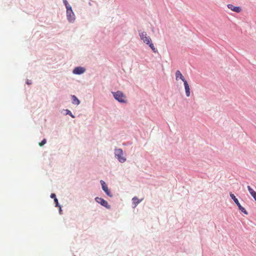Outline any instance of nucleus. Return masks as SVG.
<instances>
[{"mask_svg":"<svg viewBox=\"0 0 256 256\" xmlns=\"http://www.w3.org/2000/svg\"><path fill=\"white\" fill-rule=\"evenodd\" d=\"M140 38L143 40V42L144 43L149 45L150 47L151 48V49L154 52H157L154 44L152 42V40L147 35L146 32H143L140 33Z\"/></svg>","mask_w":256,"mask_h":256,"instance_id":"obj_1","label":"nucleus"},{"mask_svg":"<svg viewBox=\"0 0 256 256\" xmlns=\"http://www.w3.org/2000/svg\"><path fill=\"white\" fill-rule=\"evenodd\" d=\"M112 94L114 98L122 103H126V98L124 93L120 91H117L116 92H113Z\"/></svg>","mask_w":256,"mask_h":256,"instance_id":"obj_2","label":"nucleus"},{"mask_svg":"<svg viewBox=\"0 0 256 256\" xmlns=\"http://www.w3.org/2000/svg\"><path fill=\"white\" fill-rule=\"evenodd\" d=\"M115 156L118 160L120 162H124L126 160V158L124 156L123 151L121 148L115 150Z\"/></svg>","mask_w":256,"mask_h":256,"instance_id":"obj_3","label":"nucleus"},{"mask_svg":"<svg viewBox=\"0 0 256 256\" xmlns=\"http://www.w3.org/2000/svg\"><path fill=\"white\" fill-rule=\"evenodd\" d=\"M230 196L231 197V198L234 200V202L238 206V208L239 210L242 212H244V214H248V212L247 211L245 210V208L242 207L240 203L239 202L238 198H236V197L233 194H232L230 193Z\"/></svg>","mask_w":256,"mask_h":256,"instance_id":"obj_4","label":"nucleus"},{"mask_svg":"<svg viewBox=\"0 0 256 256\" xmlns=\"http://www.w3.org/2000/svg\"><path fill=\"white\" fill-rule=\"evenodd\" d=\"M66 16L69 22H72L74 20V14L72 8H69L66 10Z\"/></svg>","mask_w":256,"mask_h":256,"instance_id":"obj_5","label":"nucleus"},{"mask_svg":"<svg viewBox=\"0 0 256 256\" xmlns=\"http://www.w3.org/2000/svg\"><path fill=\"white\" fill-rule=\"evenodd\" d=\"M95 200L97 202L100 204L102 206L106 207L107 208H110V206L108 205V202L104 199L96 197L95 198Z\"/></svg>","mask_w":256,"mask_h":256,"instance_id":"obj_6","label":"nucleus"},{"mask_svg":"<svg viewBox=\"0 0 256 256\" xmlns=\"http://www.w3.org/2000/svg\"><path fill=\"white\" fill-rule=\"evenodd\" d=\"M100 183H101V184H102V188L103 190L106 193V194L110 196V197H112V194H110L106 184L105 183V182L103 180H100Z\"/></svg>","mask_w":256,"mask_h":256,"instance_id":"obj_7","label":"nucleus"},{"mask_svg":"<svg viewBox=\"0 0 256 256\" xmlns=\"http://www.w3.org/2000/svg\"><path fill=\"white\" fill-rule=\"evenodd\" d=\"M86 70L82 67H76L73 70V73L76 74H80L85 72Z\"/></svg>","mask_w":256,"mask_h":256,"instance_id":"obj_8","label":"nucleus"},{"mask_svg":"<svg viewBox=\"0 0 256 256\" xmlns=\"http://www.w3.org/2000/svg\"><path fill=\"white\" fill-rule=\"evenodd\" d=\"M179 79H180L184 83V81H186L180 72V70H177L176 72V80H178Z\"/></svg>","mask_w":256,"mask_h":256,"instance_id":"obj_9","label":"nucleus"},{"mask_svg":"<svg viewBox=\"0 0 256 256\" xmlns=\"http://www.w3.org/2000/svg\"><path fill=\"white\" fill-rule=\"evenodd\" d=\"M228 7L229 9L236 12H240L241 11V8L240 7L235 6L231 4H228Z\"/></svg>","mask_w":256,"mask_h":256,"instance_id":"obj_10","label":"nucleus"},{"mask_svg":"<svg viewBox=\"0 0 256 256\" xmlns=\"http://www.w3.org/2000/svg\"><path fill=\"white\" fill-rule=\"evenodd\" d=\"M184 88L186 90V96L188 97L190 96V88L189 86V85L187 82V81H184Z\"/></svg>","mask_w":256,"mask_h":256,"instance_id":"obj_11","label":"nucleus"},{"mask_svg":"<svg viewBox=\"0 0 256 256\" xmlns=\"http://www.w3.org/2000/svg\"><path fill=\"white\" fill-rule=\"evenodd\" d=\"M72 102L73 104L78 105L80 104V101L75 96H72Z\"/></svg>","mask_w":256,"mask_h":256,"instance_id":"obj_12","label":"nucleus"},{"mask_svg":"<svg viewBox=\"0 0 256 256\" xmlns=\"http://www.w3.org/2000/svg\"><path fill=\"white\" fill-rule=\"evenodd\" d=\"M132 200L133 204H134L135 206H136L142 200V199L140 200L137 197H134Z\"/></svg>","mask_w":256,"mask_h":256,"instance_id":"obj_13","label":"nucleus"},{"mask_svg":"<svg viewBox=\"0 0 256 256\" xmlns=\"http://www.w3.org/2000/svg\"><path fill=\"white\" fill-rule=\"evenodd\" d=\"M64 3L66 8V10L68 9L69 8H72L68 4V2L66 0H64Z\"/></svg>","mask_w":256,"mask_h":256,"instance_id":"obj_14","label":"nucleus"},{"mask_svg":"<svg viewBox=\"0 0 256 256\" xmlns=\"http://www.w3.org/2000/svg\"><path fill=\"white\" fill-rule=\"evenodd\" d=\"M247 188L250 194L254 192V190L250 186H248Z\"/></svg>","mask_w":256,"mask_h":256,"instance_id":"obj_15","label":"nucleus"},{"mask_svg":"<svg viewBox=\"0 0 256 256\" xmlns=\"http://www.w3.org/2000/svg\"><path fill=\"white\" fill-rule=\"evenodd\" d=\"M46 142V139H44L41 142L39 143L40 146H44Z\"/></svg>","mask_w":256,"mask_h":256,"instance_id":"obj_16","label":"nucleus"},{"mask_svg":"<svg viewBox=\"0 0 256 256\" xmlns=\"http://www.w3.org/2000/svg\"><path fill=\"white\" fill-rule=\"evenodd\" d=\"M54 201L56 204V206H59L60 208V206H58V200L56 198H55Z\"/></svg>","mask_w":256,"mask_h":256,"instance_id":"obj_17","label":"nucleus"},{"mask_svg":"<svg viewBox=\"0 0 256 256\" xmlns=\"http://www.w3.org/2000/svg\"><path fill=\"white\" fill-rule=\"evenodd\" d=\"M251 196L253 197V198L256 201V192L254 191L252 194H251Z\"/></svg>","mask_w":256,"mask_h":256,"instance_id":"obj_18","label":"nucleus"},{"mask_svg":"<svg viewBox=\"0 0 256 256\" xmlns=\"http://www.w3.org/2000/svg\"><path fill=\"white\" fill-rule=\"evenodd\" d=\"M50 198L54 199L56 198V194H50Z\"/></svg>","mask_w":256,"mask_h":256,"instance_id":"obj_19","label":"nucleus"},{"mask_svg":"<svg viewBox=\"0 0 256 256\" xmlns=\"http://www.w3.org/2000/svg\"><path fill=\"white\" fill-rule=\"evenodd\" d=\"M67 114H69L72 118H74V116L72 114V112L70 110H68V112Z\"/></svg>","mask_w":256,"mask_h":256,"instance_id":"obj_20","label":"nucleus"}]
</instances>
